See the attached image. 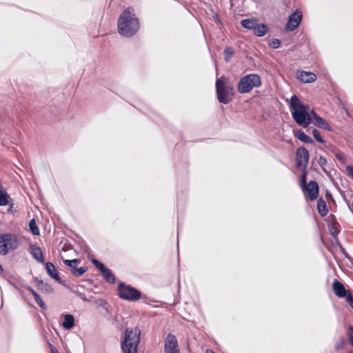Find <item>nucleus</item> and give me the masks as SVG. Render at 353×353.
Listing matches in <instances>:
<instances>
[{
	"instance_id": "obj_1",
	"label": "nucleus",
	"mask_w": 353,
	"mask_h": 353,
	"mask_svg": "<svg viewBox=\"0 0 353 353\" xmlns=\"http://www.w3.org/2000/svg\"><path fill=\"white\" fill-rule=\"evenodd\" d=\"M140 23L132 7L125 9L120 14L117 21L119 34L126 38L133 37L139 30Z\"/></svg>"
},
{
	"instance_id": "obj_2",
	"label": "nucleus",
	"mask_w": 353,
	"mask_h": 353,
	"mask_svg": "<svg viewBox=\"0 0 353 353\" xmlns=\"http://www.w3.org/2000/svg\"><path fill=\"white\" fill-rule=\"evenodd\" d=\"M290 105L292 117L297 125L307 128L312 123L309 105L303 103L296 94H293L290 99Z\"/></svg>"
},
{
	"instance_id": "obj_3",
	"label": "nucleus",
	"mask_w": 353,
	"mask_h": 353,
	"mask_svg": "<svg viewBox=\"0 0 353 353\" xmlns=\"http://www.w3.org/2000/svg\"><path fill=\"white\" fill-rule=\"evenodd\" d=\"M141 330L135 327H127L124 332L121 347L123 353H137V346L140 341Z\"/></svg>"
},
{
	"instance_id": "obj_4",
	"label": "nucleus",
	"mask_w": 353,
	"mask_h": 353,
	"mask_svg": "<svg viewBox=\"0 0 353 353\" xmlns=\"http://www.w3.org/2000/svg\"><path fill=\"white\" fill-rule=\"evenodd\" d=\"M117 295L120 299L128 301H137L140 299H148L145 295H142L140 290L123 282H120L118 285Z\"/></svg>"
},
{
	"instance_id": "obj_5",
	"label": "nucleus",
	"mask_w": 353,
	"mask_h": 353,
	"mask_svg": "<svg viewBox=\"0 0 353 353\" xmlns=\"http://www.w3.org/2000/svg\"><path fill=\"white\" fill-rule=\"evenodd\" d=\"M261 84V79L259 74H248L240 79L237 85V90L240 94L248 93L254 88H259Z\"/></svg>"
},
{
	"instance_id": "obj_6",
	"label": "nucleus",
	"mask_w": 353,
	"mask_h": 353,
	"mask_svg": "<svg viewBox=\"0 0 353 353\" xmlns=\"http://www.w3.org/2000/svg\"><path fill=\"white\" fill-rule=\"evenodd\" d=\"M20 241L17 235L11 233L0 234V254L5 256L10 251L17 250Z\"/></svg>"
},
{
	"instance_id": "obj_7",
	"label": "nucleus",
	"mask_w": 353,
	"mask_h": 353,
	"mask_svg": "<svg viewBox=\"0 0 353 353\" xmlns=\"http://www.w3.org/2000/svg\"><path fill=\"white\" fill-rule=\"evenodd\" d=\"M232 88L230 86H226L225 83L221 79H217L216 81V93L217 99L219 103L223 104H228L230 99L228 97L232 92Z\"/></svg>"
},
{
	"instance_id": "obj_8",
	"label": "nucleus",
	"mask_w": 353,
	"mask_h": 353,
	"mask_svg": "<svg viewBox=\"0 0 353 353\" xmlns=\"http://www.w3.org/2000/svg\"><path fill=\"white\" fill-rule=\"evenodd\" d=\"M309 158L308 150L305 146L298 148L296 151V168L297 169L307 168Z\"/></svg>"
},
{
	"instance_id": "obj_9",
	"label": "nucleus",
	"mask_w": 353,
	"mask_h": 353,
	"mask_svg": "<svg viewBox=\"0 0 353 353\" xmlns=\"http://www.w3.org/2000/svg\"><path fill=\"white\" fill-rule=\"evenodd\" d=\"M302 17L301 11L296 10L289 16L286 28L290 31L296 30L302 20Z\"/></svg>"
},
{
	"instance_id": "obj_10",
	"label": "nucleus",
	"mask_w": 353,
	"mask_h": 353,
	"mask_svg": "<svg viewBox=\"0 0 353 353\" xmlns=\"http://www.w3.org/2000/svg\"><path fill=\"white\" fill-rule=\"evenodd\" d=\"M165 353H179L177 339L173 334H168L165 341Z\"/></svg>"
},
{
	"instance_id": "obj_11",
	"label": "nucleus",
	"mask_w": 353,
	"mask_h": 353,
	"mask_svg": "<svg viewBox=\"0 0 353 353\" xmlns=\"http://www.w3.org/2000/svg\"><path fill=\"white\" fill-rule=\"evenodd\" d=\"M303 190L307 192L308 196L311 201H314L317 199L319 196V187L315 181H310L308 184L305 185V188Z\"/></svg>"
},
{
	"instance_id": "obj_12",
	"label": "nucleus",
	"mask_w": 353,
	"mask_h": 353,
	"mask_svg": "<svg viewBox=\"0 0 353 353\" xmlns=\"http://www.w3.org/2000/svg\"><path fill=\"white\" fill-rule=\"evenodd\" d=\"M332 288L335 295L339 298H346L351 292L345 289L344 285L337 279H334L332 283Z\"/></svg>"
},
{
	"instance_id": "obj_13",
	"label": "nucleus",
	"mask_w": 353,
	"mask_h": 353,
	"mask_svg": "<svg viewBox=\"0 0 353 353\" xmlns=\"http://www.w3.org/2000/svg\"><path fill=\"white\" fill-rule=\"evenodd\" d=\"M46 269L48 274L51 278L54 279L59 284L64 285V282L59 276L57 268L52 262L46 263Z\"/></svg>"
},
{
	"instance_id": "obj_14",
	"label": "nucleus",
	"mask_w": 353,
	"mask_h": 353,
	"mask_svg": "<svg viewBox=\"0 0 353 353\" xmlns=\"http://www.w3.org/2000/svg\"><path fill=\"white\" fill-rule=\"evenodd\" d=\"M30 253L37 261L44 263L43 255L40 247L34 244L30 245Z\"/></svg>"
},
{
	"instance_id": "obj_15",
	"label": "nucleus",
	"mask_w": 353,
	"mask_h": 353,
	"mask_svg": "<svg viewBox=\"0 0 353 353\" xmlns=\"http://www.w3.org/2000/svg\"><path fill=\"white\" fill-rule=\"evenodd\" d=\"M298 78L303 83H312L316 79V76L312 72L301 71Z\"/></svg>"
},
{
	"instance_id": "obj_16",
	"label": "nucleus",
	"mask_w": 353,
	"mask_h": 353,
	"mask_svg": "<svg viewBox=\"0 0 353 353\" xmlns=\"http://www.w3.org/2000/svg\"><path fill=\"white\" fill-rule=\"evenodd\" d=\"M63 321L62 322V327L65 330H70L74 327V317L71 314H66L63 316Z\"/></svg>"
},
{
	"instance_id": "obj_17",
	"label": "nucleus",
	"mask_w": 353,
	"mask_h": 353,
	"mask_svg": "<svg viewBox=\"0 0 353 353\" xmlns=\"http://www.w3.org/2000/svg\"><path fill=\"white\" fill-rule=\"evenodd\" d=\"M294 136L297 139H299L300 141H301L302 142H304L305 143H311V144L314 143V140L310 136L307 135L304 132V131L301 129L297 130L294 132Z\"/></svg>"
},
{
	"instance_id": "obj_18",
	"label": "nucleus",
	"mask_w": 353,
	"mask_h": 353,
	"mask_svg": "<svg viewBox=\"0 0 353 353\" xmlns=\"http://www.w3.org/2000/svg\"><path fill=\"white\" fill-rule=\"evenodd\" d=\"M26 288L33 295V296L35 299V301L39 305V306L43 310H46L47 306H46L45 302L43 301V299L39 296V294L32 287H30L29 285H27Z\"/></svg>"
},
{
	"instance_id": "obj_19",
	"label": "nucleus",
	"mask_w": 353,
	"mask_h": 353,
	"mask_svg": "<svg viewBox=\"0 0 353 353\" xmlns=\"http://www.w3.org/2000/svg\"><path fill=\"white\" fill-rule=\"evenodd\" d=\"M268 32V27L264 23H259L256 26V28L253 30V34L256 37H263Z\"/></svg>"
},
{
	"instance_id": "obj_20",
	"label": "nucleus",
	"mask_w": 353,
	"mask_h": 353,
	"mask_svg": "<svg viewBox=\"0 0 353 353\" xmlns=\"http://www.w3.org/2000/svg\"><path fill=\"white\" fill-rule=\"evenodd\" d=\"M258 21L256 19H244L241 20V26L248 30H251L253 31L254 29L256 28V26L257 25Z\"/></svg>"
},
{
	"instance_id": "obj_21",
	"label": "nucleus",
	"mask_w": 353,
	"mask_h": 353,
	"mask_svg": "<svg viewBox=\"0 0 353 353\" xmlns=\"http://www.w3.org/2000/svg\"><path fill=\"white\" fill-rule=\"evenodd\" d=\"M314 123L318 128H320L323 130H327L330 132L332 131V128L330 126L328 123L320 116L316 117V118L314 119Z\"/></svg>"
},
{
	"instance_id": "obj_22",
	"label": "nucleus",
	"mask_w": 353,
	"mask_h": 353,
	"mask_svg": "<svg viewBox=\"0 0 353 353\" xmlns=\"http://www.w3.org/2000/svg\"><path fill=\"white\" fill-rule=\"evenodd\" d=\"M317 210L321 216H325L328 212L327 203L323 198H320L317 201Z\"/></svg>"
},
{
	"instance_id": "obj_23",
	"label": "nucleus",
	"mask_w": 353,
	"mask_h": 353,
	"mask_svg": "<svg viewBox=\"0 0 353 353\" xmlns=\"http://www.w3.org/2000/svg\"><path fill=\"white\" fill-rule=\"evenodd\" d=\"M103 278L109 283L114 284L116 281V277L112 272L109 269L106 268L102 273Z\"/></svg>"
},
{
	"instance_id": "obj_24",
	"label": "nucleus",
	"mask_w": 353,
	"mask_h": 353,
	"mask_svg": "<svg viewBox=\"0 0 353 353\" xmlns=\"http://www.w3.org/2000/svg\"><path fill=\"white\" fill-rule=\"evenodd\" d=\"M10 199V197L6 190L0 187V206H5L8 205L9 203Z\"/></svg>"
},
{
	"instance_id": "obj_25",
	"label": "nucleus",
	"mask_w": 353,
	"mask_h": 353,
	"mask_svg": "<svg viewBox=\"0 0 353 353\" xmlns=\"http://www.w3.org/2000/svg\"><path fill=\"white\" fill-rule=\"evenodd\" d=\"M43 293L48 294H52L54 292L53 288L47 282H41V285L38 288Z\"/></svg>"
},
{
	"instance_id": "obj_26",
	"label": "nucleus",
	"mask_w": 353,
	"mask_h": 353,
	"mask_svg": "<svg viewBox=\"0 0 353 353\" xmlns=\"http://www.w3.org/2000/svg\"><path fill=\"white\" fill-rule=\"evenodd\" d=\"M234 54V50L232 47H230V46L226 47L223 50L225 61L229 62L231 60V59L232 58Z\"/></svg>"
},
{
	"instance_id": "obj_27",
	"label": "nucleus",
	"mask_w": 353,
	"mask_h": 353,
	"mask_svg": "<svg viewBox=\"0 0 353 353\" xmlns=\"http://www.w3.org/2000/svg\"><path fill=\"white\" fill-rule=\"evenodd\" d=\"M29 230L33 235H39L40 234L39 229L34 219L29 221Z\"/></svg>"
},
{
	"instance_id": "obj_28",
	"label": "nucleus",
	"mask_w": 353,
	"mask_h": 353,
	"mask_svg": "<svg viewBox=\"0 0 353 353\" xmlns=\"http://www.w3.org/2000/svg\"><path fill=\"white\" fill-rule=\"evenodd\" d=\"M88 270L87 267L76 268L70 270L71 273L75 276H82Z\"/></svg>"
},
{
	"instance_id": "obj_29",
	"label": "nucleus",
	"mask_w": 353,
	"mask_h": 353,
	"mask_svg": "<svg viewBox=\"0 0 353 353\" xmlns=\"http://www.w3.org/2000/svg\"><path fill=\"white\" fill-rule=\"evenodd\" d=\"M337 225V222H334L328 226L329 232L331 235L333 236V237L337 236L339 233V230L336 227Z\"/></svg>"
},
{
	"instance_id": "obj_30",
	"label": "nucleus",
	"mask_w": 353,
	"mask_h": 353,
	"mask_svg": "<svg viewBox=\"0 0 353 353\" xmlns=\"http://www.w3.org/2000/svg\"><path fill=\"white\" fill-rule=\"evenodd\" d=\"M63 261L65 265L70 268V270L73 269V268H77L76 265L80 263V261L77 259H71V260L64 259Z\"/></svg>"
},
{
	"instance_id": "obj_31",
	"label": "nucleus",
	"mask_w": 353,
	"mask_h": 353,
	"mask_svg": "<svg viewBox=\"0 0 353 353\" xmlns=\"http://www.w3.org/2000/svg\"><path fill=\"white\" fill-rule=\"evenodd\" d=\"M302 173L300 177V182L302 187V189L305 188V185H306V180H307V172L306 168H301Z\"/></svg>"
},
{
	"instance_id": "obj_32",
	"label": "nucleus",
	"mask_w": 353,
	"mask_h": 353,
	"mask_svg": "<svg viewBox=\"0 0 353 353\" xmlns=\"http://www.w3.org/2000/svg\"><path fill=\"white\" fill-rule=\"evenodd\" d=\"M91 261L95 268L101 272V273H102L107 268L103 263L96 259H92Z\"/></svg>"
},
{
	"instance_id": "obj_33",
	"label": "nucleus",
	"mask_w": 353,
	"mask_h": 353,
	"mask_svg": "<svg viewBox=\"0 0 353 353\" xmlns=\"http://www.w3.org/2000/svg\"><path fill=\"white\" fill-rule=\"evenodd\" d=\"M312 135L316 141L321 143H323L325 142L324 139L321 135L320 132L317 129H313Z\"/></svg>"
},
{
	"instance_id": "obj_34",
	"label": "nucleus",
	"mask_w": 353,
	"mask_h": 353,
	"mask_svg": "<svg viewBox=\"0 0 353 353\" xmlns=\"http://www.w3.org/2000/svg\"><path fill=\"white\" fill-rule=\"evenodd\" d=\"M281 41L278 39H273L270 43V47L273 49H277L281 46Z\"/></svg>"
},
{
	"instance_id": "obj_35",
	"label": "nucleus",
	"mask_w": 353,
	"mask_h": 353,
	"mask_svg": "<svg viewBox=\"0 0 353 353\" xmlns=\"http://www.w3.org/2000/svg\"><path fill=\"white\" fill-rule=\"evenodd\" d=\"M318 163L320 167L325 172V166L327 165V159L323 156H320L318 160Z\"/></svg>"
},
{
	"instance_id": "obj_36",
	"label": "nucleus",
	"mask_w": 353,
	"mask_h": 353,
	"mask_svg": "<svg viewBox=\"0 0 353 353\" xmlns=\"http://www.w3.org/2000/svg\"><path fill=\"white\" fill-rule=\"evenodd\" d=\"M345 339L344 337H341L339 339V340L336 343V345H335L336 350H339L341 349L343 347V345H345Z\"/></svg>"
},
{
	"instance_id": "obj_37",
	"label": "nucleus",
	"mask_w": 353,
	"mask_h": 353,
	"mask_svg": "<svg viewBox=\"0 0 353 353\" xmlns=\"http://www.w3.org/2000/svg\"><path fill=\"white\" fill-rule=\"evenodd\" d=\"M348 329H349V333H348L349 339H350L351 345L353 347V326L352 325L349 326Z\"/></svg>"
},
{
	"instance_id": "obj_38",
	"label": "nucleus",
	"mask_w": 353,
	"mask_h": 353,
	"mask_svg": "<svg viewBox=\"0 0 353 353\" xmlns=\"http://www.w3.org/2000/svg\"><path fill=\"white\" fill-rule=\"evenodd\" d=\"M345 301L348 303L350 306L353 310V295L350 292V294L347 295V296L345 298Z\"/></svg>"
},
{
	"instance_id": "obj_39",
	"label": "nucleus",
	"mask_w": 353,
	"mask_h": 353,
	"mask_svg": "<svg viewBox=\"0 0 353 353\" xmlns=\"http://www.w3.org/2000/svg\"><path fill=\"white\" fill-rule=\"evenodd\" d=\"M81 248L84 251V252L88 254H90L92 252L89 246L85 243H83V244L81 245Z\"/></svg>"
},
{
	"instance_id": "obj_40",
	"label": "nucleus",
	"mask_w": 353,
	"mask_h": 353,
	"mask_svg": "<svg viewBox=\"0 0 353 353\" xmlns=\"http://www.w3.org/2000/svg\"><path fill=\"white\" fill-rule=\"evenodd\" d=\"M332 245L334 247H336V246L341 247L342 245L341 244V243L339 240L338 236L336 237H334V241H332Z\"/></svg>"
},
{
	"instance_id": "obj_41",
	"label": "nucleus",
	"mask_w": 353,
	"mask_h": 353,
	"mask_svg": "<svg viewBox=\"0 0 353 353\" xmlns=\"http://www.w3.org/2000/svg\"><path fill=\"white\" fill-rule=\"evenodd\" d=\"M33 280L37 283V288L41 285V282H44L42 279H40L38 277H34Z\"/></svg>"
},
{
	"instance_id": "obj_42",
	"label": "nucleus",
	"mask_w": 353,
	"mask_h": 353,
	"mask_svg": "<svg viewBox=\"0 0 353 353\" xmlns=\"http://www.w3.org/2000/svg\"><path fill=\"white\" fill-rule=\"evenodd\" d=\"M73 292L77 294L80 297L81 299H82L83 301L86 300V296H85V294L79 293V292H75V291H73Z\"/></svg>"
},
{
	"instance_id": "obj_43",
	"label": "nucleus",
	"mask_w": 353,
	"mask_h": 353,
	"mask_svg": "<svg viewBox=\"0 0 353 353\" xmlns=\"http://www.w3.org/2000/svg\"><path fill=\"white\" fill-rule=\"evenodd\" d=\"M310 114L311 117H313L314 119H315L316 117H319V115L316 114L314 110H310Z\"/></svg>"
},
{
	"instance_id": "obj_44",
	"label": "nucleus",
	"mask_w": 353,
	"mask_h": 353,
	"mask_svg": "<svg viewBox=\"0 0 353 353\" xmlns=\"http://www.w3.org/2000/svg\"><path fill=\"white\" fill-rule=\"evenodd\" d=\"M341 252L345 255L346 258H349L347 253L346 252L345 248L341 245V247H339Z\"/></svg>"
},
{
	"instance_id": "obj_45",
	"label": "nucleus",
	"mask_w": 353,
	"mask_h": 353,
	"mask_svg": "<svg viewBox=\"0 0 353 353\" xmlns=\"http://www.w3.org/2000/svg\"><path fill=\"white\" fill-rule=\"evenodd\" d=\"M50 347L51 349L52 353H59V351L55 349V347L53 345H52L51 344H50Z\"/></svg>"
},
{
	"instance_id": "obj_46",
	"label": "nucleus",
	"mask_w": 353,
	"mask_h": 353,
	"mask_svg": "<svg viewBox=\"0 0 353 353\" xmlns=\"http://www.w3.org/2000/svg\"><path fill=\"white\" fill-rule=\"evenodd\" d=\"M9 283H10V284H11V285H12L15 289L19 290V288H18V286H17L16 284H14V283H12V282H11V281H9Z\"/></svg>"
},
{
	"instance_id": "obj_47",
	"label": "nucleus",
	"mask_w": 353,
	"mask_h": 353,
	"mask_svg": "<svg viewBox=\"0 0 353 353\" xmlns=\"http://www.w3.org/2000/svg\"><path fill=\"white\" fill-rule=\"evenodd\" d=\"M336 157L337 159H339V161L342 160V157H341V154H336Z\"/></svg>"
},
{
	"instance_id": "obj_48",
	"label": "nucleus",
	"mask_w": 353,
	"mask_h": 353,
	"mask_svg": "<svg viewBox=\"0 0 353 353\" xmlns=\"http://www.w3.org/2000/svg\"><path fill=\"white\" fill-rule=\"evenodd\" d=\"M325 196H326L327 197H331V196H332V194H331V193H330L329 191H327V192H326V194H325Z\"/></svg>"
},
{
	"instance_id": "obj_49",
	"label": "nucleus",
	"mask_w": 353,
	"mask_h": 353,
	"mask_svg": "<svg viewBox=\"0 0 353 353\" xmlns=\"http://www.w3.org/2000/svg\"><path fill=\"white\" fill-rule=\"evenodd\" d=\"M216 19L219 21V23H221V20L219 19V16L217 13L215 14Z\"/></svg>"
},
{
	"instance_id": "obj_50",
	"label": "nucleus",
	"mask_w": 353,
	"mask_h": 353,
	"mask_svg": "<svg viewBox=\"0 0 353 353\" xmlns=\"http://www.w3.org/2000/svg\"><path fill=\"white\" fill-rule=\"evenodd\" d=\"M206 353H215V352L214 351H212V350H207Z\"/></svg>"
},
{
	"instance_id": "obj_51",
	"label": "nucleus",
	"mask_w": 353,
	"mask_h": 353,
	"mask_svg": "<svg viewBox=\"0 0 353 353\" xmlns=\"http://www.w3.org/2000/svg\"><path fill=\"white\" fill-rule=\"evenodd\" d=\"M3 271V268H2L1 265L0 264V273H2Z\"/></svg>"
},
{
	"instance_id": "obj_52",
	"label": "nucleus",
	"mask_w": 353,
	"mask_h": 353,
	"mask_svg": "<svg viewBox=\"0 0 353 353\" xmlns=\"http://www.w3.org/2000/svg\"><path fill=\"white\" fill-rule=\"evenodd\" d=\"M13 206V203H12L11 205H10V208L8 209V211H10V210H12V208Z\"/></svg>"
},
{
	"instance_id": "obj_53",
	"label": "nucleus",
	"mask_w": 353,
	"mask_h": 353,
	"mask_svg": "<svg viewBox=\"0 0 353 353\" xmlns=\"http://www.w3.org/2000/svg\"><path fill=\"white\" fill-rule=\"evenodd\" d=\"M179 225L178 224V226H177V234H179Z\"/></svg>"
}]
</instances>
